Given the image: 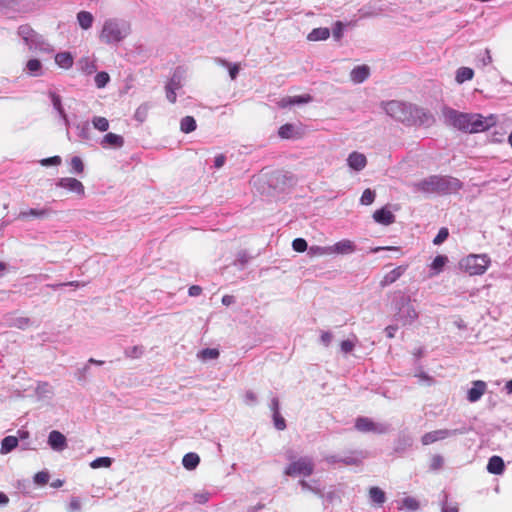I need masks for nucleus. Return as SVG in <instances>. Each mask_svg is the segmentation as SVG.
Returning <instances> with one entry per match:
<instances>
[{
    "instance_id": "1",
    "label": "nucleus",
    "mask_w": 512,
    "mask_h": 512,
    "mask_svg": "<svg viewBox=\"0 0 512 512\" xmlns=\"http://www.w3.org/2000/svg\"><path fill=\"white\" fill-rule=\"evenodd\" d=\"M457 186H459L457 179L437 175L431 176L416 184L418 190L426 193H447Z\"/></svg>"
},
{
    "instance_id": "2",
    "label": "nucleus",
    "mask_w": 512,
    "mask_h": 512,
    "mask_svg": "<svg viewBox=\"0 0 512 512\" xmlns=\"http://www.w3.org/2000/svg\"><path fill=\"white\" fill-rule=\"evenodd\" d=\"M129 33V25L120 23L116 19H108L104 22L100 32V40L110 44L122 41Z\"/></svg>"
},
{
    "instance_id": "3",
    "label": "nucleus",
    "mask_w": 512,
    "mask_h": 512,
    "mask_svg": "<svg viewBox=\"0 0 512 512\" xmlns=\"http://www.w3.org/2000/svg\"><path fill=\"white\" fill-rule=\"evenodd\" d=\"M491 264L487 254H470L459 262L460 268L470 276L484 274Z\"/></svg>"
},
{
    "instance_id": "4",
    "label": "nucleus",
    "mask_w": 512,
    "mask_h": 512,
    "mask_svg": "<svg viewBox=\"0 0 512 512\" xmlns=\"http://www.w3.org/2000/svg\"><path fill=\"white\" fill-rule=\"evenodd\" d=\"M384 109L389 116L400 122H407L412 117L411 105L400 101H389L385 104Z\"/></svg>"
},
{
    "instance_id": "5",
    "label": "nucleus",
    "mask_w": 512,
    "mask_h": 512,
    "mask_svg": "<svg viewBox=\"0 0 512 512\" xmlns=\"http://www.w3.org/2000/svg\"><path fill=\"white\" fill-rule=\"evenodd\" d=\"M314 471V463L311 459L307 457L299 458L296 461L290 463L284 473L287 476L296 477V476H310Z\"/></svg>"
},
{
    "instance_id": "6",
    "label": "nucleus",
    "mask_w": 512,
    "mask_h": 512,
    "mask_svg": "<svg viewBox=\"0 0 512 512\" xmlns=\"http://www.w3.org/2000/svg\"><path fill=\"white\" fill-rule=\"evenodd\" d=\"M471 120V133H478L488 130L489 128L495 126L497 122V117L493 114L488 117H484L480 114H472Z\"/></svg>"
},
{
    "instance_id": "7",
    "label": "nucleus",
    "mask_w": 512,
    "mask_h": 512,
    "mask_svg": "<svg viewBox=\"0 0 512 512\" xmlns=\"http://www.w3.org/2000/svg\"><path fill=\"white\" fill-rule=\"evenodd\" d=\"M453 433H455V431H450L448 429H439V430L430 431V432L425 433L421 437V442L424 446H427V445L433 444L437 441L444 440Z\"/></svg>"
},
{
    "instance_id": "8",
    "label": "nucleus",
    "mask_w": 512,
    "mask_h": 512,
    "mask_svg": "<svg viewBox=\"0 0 512 512\" xmlns=\"http://www.w3.org/2000/svg\"><path fill=\"white\" fill-rule=\"evenodd\" d=\"M57 186L67 189V190L74 192L81 196H83L85 193L84 185L76 178H72V177L61 178L58 181Z\"/></svg>"
},
{
    "instance_id": "9",
    "label": "nucleus",
    "mask_w": 512,
    "mask_h": 512,
    "mask_svg": "<svg viewBox=\"0 0 512 512\" xmlns=\"http://www.w3.org/2000/svg\"><path fill=\"white\" fill-rule=\"evenodd\" d=\"M330 255L332 254H351L356 250L354 242L348 239H343L334 245L329 246Z\"/></svg>"
},
{
    "instance_id": "10",
    "label": "nucleus",
    "mask_w": 512,
    "mask_h": 512,
    "mask_svg": "<svg viewBox=\"0 0 512 512\" xmlns=\"http://www.w3.org/2000/svg\"><path fill=\"white\" fill-rule=\"evenodd\" d=\"M408 269V265H400L386 273L380 281L381 287H386L396 282Z\"/></svg>"
},
{
    "instance_id": "11",
    "label": "nucleus",
    "mask_w": 512,
    "mask_h": 512,
    "mask_svg": "<svg viewBox=\"0 0 512 512\" xmlns=\"http://www.w3.org/2000/svg\"><path fill=\"white\" fill-rule=\"evenodd\" d=\"M48 444L53 450L62 451L67 447L66 437L61 432L53 430L48 436Z\"/></svg>"
},
{
    "instance_id": "12",
    "label": "nucleus",
    "mask_w": 512,
    "mask_h": 512,
    "mask_svg": "<svg viewBox=\"0 0 512 512\" xmlns=\"http://www.w3.org/2000/svg\"><path fill=\"white\" fill-rule=\"evenodd\" d=\"M348 165L355 171L363 170L367 165L366 156L359 152H352L347 159Z\"/></svg>"
},
{
    "instance_id": "13",
    "label": "nucleus",
    "mask_w": 512,
    "mask_h": 512,
    "mask_svg": "<svg viewBox=\"0 0 512 512\" xmlns=\"http://www.w3.org/2000/svg\"><path fill=\"white\" fill-rule=\"evenodd\" d=\"M487 385L485 382L478 380L473 382L472 388L468 390L467 399L470 402L478 401L485 393Z\"/></svg>"
},
{
    "instance_id": "14",
    "label": "nucleus",
    "mask_w": 512,
    "mask_h": 512,
    "mask_svg": "<svg viewBox=\"0 0 512 512\" xmlns=\"http://www.w3.org/2000/svg\"><path fill=\"white\" fill-rule=\"evenodd\" d=\"M50 213H51L50 209H47V208H42V209L31 208V209L21 211L18 215V218L22 219V220H28L30 218L43 219V218L48 217L50 215Z\"/></svg>"
},
{
    "instance_id": "15",
    "label": "nucleus",
    "mask_w": 512,
    "mask_h": 512,
    "mask_svg": "<svg viewBox=\"0 0 512 512\" xmlns=\"http://www.w3.org/2000/svg\"><path fill=\"white\" fill-rule=\"evenodd\" d=\"M373 219L382 225H390L395 222V215L386 208H381L373 213Z\"/></svg>"
},
{
    "instance_id": "16",
    "label": "nucleus",
    "mask_w": 512,
    "mask_h": 512,
    "mask_svg": "<svg viewBox=\"0 0 512 512\" xmlns=\"http://www.w3.org/2000/svg\"><path fill=\"white\" fill-rule=\"evenodd\" d=\"M124 145V138L121 135L115 133H107L101 140V146L103 148L113 147L120 148Z\"/></svg>"
},
{
    "instance_id": "17",
    "label": "nucleus",
    "mask_w": 512,
    "mask_h": 512,
    "mask_svg": "<svg viewBox=\"0 0 512 512\" xmlns=\"http://www.w3.org/2000/svg\"><path fill=\"white\" fill-rule=\"evenodd\" d=\"M355 428L360 432H382L377 425L367 417H359L355 421Z\"/></svg>"
},
{
    "instance_id": "18",
    "label": "nucleus",
    "mask_w": 512,
    "mask_h": 512,
    "mask_svg": "<svg viewBox=\"0 0 512 512\" xmlns=\"http://www.w3.org/2000/svg\"><path fill=\"white\" fill-rule=\"evenodd\" d=\"M454 126L461 130L471 133V126H472L471 115L464 114V113L455 114Z\"/></svg>"
},
{
    "instance_id": "19",
    "label": "nucleus",
    "mask_w": 512,
    "mask_h": 512,
    "mask_svg": "<svg viewBox=\"0 0 512 512\" xmlns=\"http://www.w3.org/2000/svg\"><path fill=\"white\" fill-rule=\"evenodd\" d=\"M370 74V69L367 65H360L355 67L350 74L351 80L354 83H362Z\"/></svg>"
},
{
    "instance_id": "20",
    "label": "nucleus",
    "mask_w": 512,
    "mask_h": 512,
    "mask_svg": "<svg viewBox=\"0 0 512 512\" xmlns=\"http://www.w3.org/2000/svg\"><path fill=\"white\" fill-rule=\"evenodd\" d=\"M505 464L500 456H492L487 464V470L491 474L500 475L504 472Z\"/></svg>"
},
{
    "instance_id": "21",
    "label": "nucleus",
    "mask_w": 512,
    "mask_h": 512,
    "mask_svg": "<svg viewBox=\"0 0 512 512\" xmlns=\"http://www.w3.org/2000/svg\"><path fill=\"white\" fill-rule=\"evenodd\" d=\"M18 34L28 45H32L37 41V34L29 25H21L18 28Z\"/></svg>"
},
{
    "instance_id": "22",
    "label": "nucleus",
    "mask_w": 512,
    "mask_h": 512,
    "mask_svg": "<svg viewBox=\"0 0 512 512\" xmlns=\"http://www.w3.org/2000/svg\"><path fill=\"white\" fill-rule=\"evenodd\" d=\"M330 36V30L326 27H319L313 29L307 36L309 41H321L326 40Z\"/></svg>"
},
{
    "instance_id": "23",
    "label": "nucleus",
    "mask_w": 512,
    "mask_h": 512,
    "mask_svg": "<svg viewBox=\"0 0 512 512\" xmlns=\"http://www.w3.org/2000/svg\"><path fill=\"white\" fill-rule=\"evenodd\" d=\"M56 64L64 69H69L73 65V57L69 52H61L55 56Z\"/></svg>"
},
{
    "instance_id": "24",
    "label": "nucleus",
    "mask_w": 512,
    "mask_h": 512,
    "mask_svg": "<svg viewBox=\"0 0 512 512\" xmlns=\"http://www.w3.org/2000/svg\"><path fill=\"white\" fill-rule=\"evenodd\" d=\"M77 20L82 29L88 30L89 28H91L94 18L90 12L80 11L77 14Z\"/></svg>"
},
{
    "instance_id": "25",
    "label": "nucleus",
    "mask_w": 512,
    "mask_h": 512,
    "mask_svg": "<svg viewBox=\"0 0 512 512\" xmlns=\"http://www.w3.org/2000/svg\"><path fill=\"white\" fill-rule=\"evenodd\" d=\"M369 497L373 503L378 505H382L386 500L385 492L379 487H371L369 489Z\"/></svg>"
},
{
    "instance_id": "26",
    "label": "nucleus",
    "mask_w": 512,
    "mask_h": 512,
    "mask_svg": "<svg viewBox=\"0 0 512 512\" xmlns=\"http://www.w3.org/2000/svg\"><path fill=\"white\" fill-rule=\"evenodd\" d=\"M199 462L200 458L196 453H187L182 459L183 466L188 470L195 469Z\"/></svg>"
},
{
    "instance_id": "27",
    "label": "nucleus",
    "mask_w": 512,
    "mask_h": 512,
    "mask_svg": "<svg viewBox=\"0 0 512 512\" xmlns=\"http://www.w3.org/2000/svg\"><path fill=\"white\" fill-rule=\"evenodd\" d=\"M474 77L473 69L469 67H461L456 72V81L461 84L465 81L471 80Z\"/></svg>"
},
{
    "instance_id": "28",
    "label": "nucleus",
    "mask_w": 512,
    "mask_h": 512,
    "mask_svg": "<svg viewBox=\"0 0 512 512\" xmlns=\"http://www.w3.org/2000/svg\"><path fill=\"white\" fill-rule=\"evenodd\" d=\"M18 445V439L15 436H6L1 442V452L9 453Z\"/></svg>"
},
{
    "instance_id": "29",
    "label": "nucleus",
    "mask_w": 512,
    "mask_h": 512,
    "mask_svg": "<svg viewBox=\"0 0 512 512\" xmlns=\"http://www.w3.org/2000/svg\"><path fill=\"white\" fill-rule=\"evenodd\" d=\"M150 106L147 103L141 104L135 111L134 118L140 122L143 123L146 121L148 114H149Z\"/></svg>"
},
{
    "instance_id": "30",
    "label": "nucleus",
    "mask_w": 512,
    "mask_h": 512,
    "mask_svg": "<svg viewBox=\"0 0 512 512\" xmlns=\"http://www.w3.org/2000/svg\"><path fill=\"white\" fill-rule=\"evenodd\" d=\"M181 131L184 133H190L196 129V121L192 116H186L181 120L180 123Z\"/></svg>"
},
{
    "instance_id": "31",
    "label": "nucleus",
    "mask_w": 512,
    "mask_h": 512,
    "mask_svg": "<svg viewBox=\"0 0 512 512\" xmlns=\"http://www.w3.org/2000/svg\"><path fill=\"white\" fill-rule=\"evenodd\" d=\"M26 68L29 74L38 76L41 73L42 63L38 59H30L26 64Z\"/></svg>"
},
{
    "instance_id": "32",
    "label": "nucleus",
    "mask_w": 512,
    "mask_h": 512,
    "mask_svg": "<svg viewBox=\"0 0 512 512\" xmlns=\"http://www.w3.org/2000/svg\"><path fill=\"white\" fill-rule=\"evenodd\" d=\"M308 254L311 257H321L325 255H330L329 246H311L308 250Z\"/></svg>"
},
{
    "instance_id": "33",
    "label": "nucleus",
    "mask_w": 512,
    "mask_h": 512,
    "mask_svg": "<svg viewBox=\"0 0 512 512\" xmlns=\"http://www.w3.org/2000/svg\"><path fill=\"white\" fill-rule=\"evenodd\" d=\"M93 127L101 132H105L109 129V121L105 117L95 116L92 119Z\"/></svg>"
},
{
    "instance_id": "34",
    "label": "nucleus",
    "mask_w": 512,
    "mask_h": 512,
    "mask_svg": "<svg viewBox=\"0 0 512 512\" xmlns=\"http://www.w3.org/2000/svg\"><path fill=\"white\" fill-rule=\"evenodd\" d=\"M49 96L51 98L54 108L57 110V112L60 114V116L65 118L66 114H65L64 108L62 106L61 97L58 94H56L55 92H50Z\"/></svg>"
},
{
    "instance_id": "35",
    "label": "nucleus",
    "mask_w": 512,
    "mask_h": 512,
    "mask_svg": "<svg viewBox=\"0 0 512 512\" xmlns=\"http://www.w3.org/2000/svg\"><path fill=\"white\" fill-rule=\"evenodd\" d=\"M112 465V459L109 457H99L90 463V467L93 469L98 468H109Z\"/></svg>"
},
{
    "instance_id": "36",
    "label": "nucleus",
    "mask_w": 512,
    "mask_h": 512,
    "mask_svg": "<svg viewBox=\"0 0 512 512\" xmlns=\"http://www.w3.org/2000/svg\"><path fill=\"white\" fill-rule=\"evenodd\" d=\"M447 261L448 258L446 256L438 255L434 258L433 262L431 263V269H433L436 273H439L442 271Z\"/></svg>"
},
{
    "instance_id": "37",
    "label": "nucleus",
    "mask_w": 512,
    "mask_h": 512,
    "mask_svg": "<svg viewBox=\"0 0 512 512\" xmlns=\"http://www.w3.org/2000/svg\"><path fill=\"white\" fill-rule=\"evenodd\" d=\"M278 134L283 139L293 138L295 135L294 127L292 124H284L279 128Z\"/></svg>"
},
{
    "instance_id": "38",
    "label": "nucleus",
    "mask_w": 512,
    "mask_h": 512,
    "mask_svg": "<svg viewBox=\"0 0 512 512\" xmlns=\"http://www.w3.org/2000/svg\"><path fill=\"white\" fill-rule=\"evenodd\" d=\"M199 357L202 360L217 359L219 357V350L215 348H206L200 351Z\"/></svg>"
},
{
    "instance_id": "39",
    "label": "nucleus",
    "mask_w": 512,
    "mask_h": 512,
    "mask_svg": "<svg viewBox=\"0 0 512 512\" xmlns=\"http://www.w3.org/2000/svg\"><path fill=\"white\" fill-rule=\"evenodd\" d=\"M444 465V459L441 455H433L429 461V468L431 471H438Z\"/></svg>"
},
{
    "instance_id": "40",
    "label": "nucleus",
    "mask_w": 512,
    "mask_h": 512,
    "mask_svg": "<svg viewBox=\"0 0 512 512\" xmlns=\"http://www.w3.org/2000/svg\"><path fill=\"white\" fill-rule=\"evenodd\" d=\"M375 196H376L375 192L372 191L371 189L367 188L363 191V193L361 195L360 203L362 205H370L374 202Z\"/></svg>"
},
{
    "instance_id": "41",
    "label": "nucleus",
    "mask_w": 512,
    "mask_h": 512,
    "mask_svg": "<svg viewBox=\"0 0 512 512\" xmlns=\"http://www.w3.org/2000/svg\"><path fill=\"white\" fill-rule=\"evenodd\" d=\"M402 508L407 511H415L419 508V502L413 497H406L402 501Z\"/></svg>"
},
{
    "instance_id": "42",
    "label": "nucleus",
    "mask_w": 512,
    "mask_h": 512,
    "mask_svg": "<svg viewBox=\"0 0 512 512\" xmlns=\"http://www.w3.org/2000/svg\"><path fill=\"white\" fill-rule=\"evenodd\" d=\"M95 84L98 88H104L110 80V76L106 72H99L95 76Z\"/></svg>"
},
{
    "instance_id": "43",
    "label": "nucleus",
    "mask_w": 512,
    "mask_h": 512,
    "mask_svg": "<svg viewBox=\"0 0 512 512\" xmlns=\"http://www.w3.org/2000/svg\"><path fill=\"white\" fill-rule=\"evenodd\" d=\"M71 168H72V171L77 173V174H81L83 173L84 171V164L81 160L80 157L78 156H74L72 159H71Z\"/></svg>"
},
{
    "instance_id": "44",
    "label": "nucleus",
    "mask_w": 512,
    "mask_h": 512,
    "mask_svg": "<svg viewBox=\"0 0 512 512\" xmlns=\"http://www.w3.org/2000/svg\"><path fill=\"white\" fill-rule=\"evenodd\" d=\"M307 242L303 238H296L292 242V248L294 251L302 253L307 250Z\"/></svg>"
},
{
    "instance_id": "45",
    "label": "nucleus",
    "mask_w": 512,
    "mask_h": 512,
    "mask_svg": "<svg viewBox=\"0 0 512 512\" xmlns=\"http://www.w3.org/2000/svg\"><path fill=\"white\" fill-rule=\"evenodd\" d=\"M81 70L86 74H91L96 71V66L88 58L80 60Z\"/></svg>"
},
{
    "instance_id": "46",
    "label": "nucleus",
    "mask_w": 512,
    "mask_h": 512,
    "mask_svg": "<svg viewBox=\"0 0 512 512\" xmlns=\"http://www.w3.org/2000/svg\"><path fill=\"white\" fill-rule=\"evenodd\" d=\"M49 474L48 472L46 471H40V472H37L34 476V482L37 484V485H46L49 481Z\"/></svg>"
},
{
    "instance_id": "47",
    "label": "nucleus",
    "mask_w": 512,
    "mask_h": 512,
    "mask_svg": "<svg viewBox=\"0 0 512 512\" xmlns=\"http://www.w3.org/2000/svg\"><path fill=\"white\" fill-rule=\"evenodd\" d=\"M449 236V231L447 228L442 227L439 231L436 237L433 239V243L435 245H440L443 243Z\"/></svg>"
},
{
    "instance_id": "48",
    "label": "nucleus",
    "mask_w": 512,
    "mask_h": 512,
    "mask_svg": "<svg viewBox=\"0 0 512 512\" xmlns=\"http://www.w3.org/2000/svg\"><path fill=\"white\" fill-rule=\"evenodd\" d=\"M274 426L278 430H284L286 428L285 419L281 416L280 412H276L273 414Z\"/></svg>"
},
{
    "instance_id": "49",
    "label": "nucleus",
    "mask_w": 512,
    "mask_h": 512,
    "mask_svg": "<svg viewBox=\"0 0 512 512\" xmlns=\"http://www.w3.org/2000/svg\"><path fill=\"white\" fill-rule=\"evenodd\" d=\"M357 340L356 336H354V340H343L341 343H340V347H341V350L344 352V353H349L351 352L354 347H355V341Z\"/></svg>"
},
{
    "instance_id": "50",
    "label": "nucleus",
    "mask_w": 512,
    "mask_h": 512,
    "mask_svg": "<svg viewBox=\"0 0 512 512\" xmlns=\"http://www.w3.org/2000/svg\"><path fill=\"white\" fill-rule=\"evenodd\" d=\"M291 100H292V105H294V104H304V103L311 102L312 101V97L309 94H304V95L293 96V97H291Z\"/></svg>"
},
{
    "instance_id": "51",
    "label": "nucleus",
    "mask_w": 512,
    "mask_h": 512,
    "mask_svg": "<svg viewBox=\"0 0 512 512\" xmlns=\"http://www.w3.org/2000/svg\"><path fill=\"white\" fill-rule=\"evenodd\" d=\"M175 90H176V87H173L171 84H168L166 86V97H167L168 101L171 103H175L176 99H177Z\"/></svg>"
},
{
    "instance_id": "52",
    "label": "nucleus",
    "mask_w": 512,
    "mask_h": 512,
    "mask_svg": "<svg viewBox=\"0 0 512 512\" xmlns=\"http://www.w3.org/2000/svg\"><path fill=\"white\" fill-rule=\"evenodd\" d=\"M42 166H49V165H60L61 164V158L59 156H53L49 158H44L40 161Z\"/></svg>"
},
{
    "instance_id": "53",
    "label": "nucleus",
    "mask_w": 512,
    "mask_h": 512,
    "mask_svg": "<svg viewBox=\"0 0 512 512\" xmlns=\"http://www.w3.org/2000/svg\"><path fill=\"white\" fill-rule=\"evenodd\" d=\"M80 509H81L80 500L77 497L71 498L69 505H68L69 512H78V511H80Z\"/></svg>"
},
{
    "instance_id": "54",
    "label": "nucleus",
    "mask_w": 512,
    "mask_h": 512,
    "mask_svg": "<svg viewBox=\"0 0 512 512\" xmlns=\"http://www.w3.org/2000/svg\"><path fill=\"white\" fill-rule=\"evenodd\" d=\"M343 35V24L340 21H337L335 24V27L333 29V36L335 39L339 40L341 39Z\"/></svg>"
},
{
    "instance_id": "55",
    "label": "nucleus",
    "mask_w": 512,
    "mask_h": 512,
    "mask_svg": "<svg viewBox=\"0 0 512 512\" xmlns=\"http://www.w3.org/2000/svg\"><path fill=\"white\" fill-rule=\"evenodd\" d=\"M240 70V65L235 63L229 66V75L232 80L236 79Z\"/></svg>"
},
{
    "instance_id": "56",
    "label": "nucleus",
    "mask_w": 512,
    "mask_h": 512,
    "mask_svg": "<svg viewBox=\"0 0 512 512\" xmlns=\"http://www.w3.org/2000/svg\"><path fill=\"white\" fill-rule=\"evenodd\" d=\"M202 293V288L198 285H192L190 286L188 290L189 296L196 297L199 296Z\"/></svg>"
},
{
    "instance_id": "57",
    "label": "nucleus",
    "mask_w": 512,
    "mask_h": 512,
    "mask_svg": "<svg viewBox=\"0 0 512 512\" xmlns=\"http://www.w3.org/2000/svg\"><path fill=\"white\" fill-rule=\"evenodd\" d=\"M226 161V157L223 154L217 155L214 160V166L216 168H221Z\"/></svg>"
},
{
    "instance_id": "58",
    "label": "nucleus",
    "mask_w": 512,
    "mask_h": 512,
    "mask_svg": "<svg viewBox=\"0 0 512 512\" xmlns=\"http://www.w3.org/2000/svg\"><path fill=\"white\" fill-rule=\"evenodd\" d=\"M143 350L141 347L134 346L131 351L127 352V356L129 357H139L142 354Z\"/></svg>"
},
{
    "instance_id": "59",
    "label": "nucleus",
    "mask_w": 512,
    "mask_h": 512,
    "mask_svg": "<svg viewBox=\"0 0 512 512\" xmlns=\"http://www.w3.org/2000/svg\"><path fill=\"white\" fill-rule=\"evenodd\" d=\"M332 334L330 332H322L321 341L325 346H328L331 343Z\"/></svg>"
},
{
    "instance_id": "60",
    "label": "nucleus",
    "mask_w": 512,
    "mask_h": 512,
    "mask_svg": "<svg viewBox=\"0 0 512 512\" xmlns=\"http://www.w3.org/2000/svg\"><path fill=\"white\" fill-rule=\"evenodd\" d=\"M505 136V131H494L492 136L493 142H502Z\"/></svg>"
},
{
    "instance_id": "61",
    "label": "nucleus",
    "mask_w": 512,
    "mask_h": 512,
    "mask_svg": "<svg viewBox=\"0 0 512 512\" xmlns=\"http://www.w3.org/2000/svg\"><path fill=\"white\" fill-rule=\"evenodd\" d=\"M397 329H398L397 326H393V325L387 326L385 329V331L387 333V337L393 338Z\"/></svg>"
},
{
    "instance_id": "62",
    "label": "nucleus",
    "mask_w": 512,
    "mask_h": 512,
    "mask_svg": "<svg viewBox=\"0 0 512 512\" xmlns=\"http://www.w3.org/2000/svg\"><path fill=\"white\" fill-rule=\"evenodd\" d=\"M289 105H292L291 97H285L279 101V107L281 108H286Z\"/></svg>"
},
{
    "instance_id": "63",
    "label": "nucleus",
    "mask_w": 512,
    "mask_h": 512,
    "mask_svg": "<svg viewBox=\"0 0 512 512\" xmlns=\"http://www.w3.org/2000/svg\"><path fill=\"white\" fill-rule=\"evenodd\" d=\"M271 410L274 413L279 412V400L277 398H273L271 401Z\"/></svg>"
},
{
    "instance_id": "64",
    "label": "nucleus",
    "mask_w": 512,
    "mask_h": 512,
    "mask_svg": "<svg viewBox=\"0 0 512 512\" xmlns=\"http://www.w3.org/2000/svg\"><path fill=\"white\" fill-rule=\"evenodd\" d=\"M234 302V298L231 295H224L222 297V303L226 306L231 305Z\"/></svg>"
}]
</instances>
